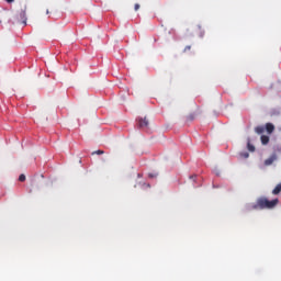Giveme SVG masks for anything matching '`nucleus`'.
<instances>
[{
  "instance_id": "1a4fd4ad",
  "label": "nucleus",
  "mask_w": 281,
  "mask_h": 281,
  "mask_svg": "<svg viewBox=\"0 0 281 281\" xmlns=\"http://www.w3.org/2000/svg\"><path fill=\"white\" fill-rule=\"evenodd\" d=\"M195 117H196L195 114H190L187 116V120H188V122H192V121H194Z\"/></svg>"
},
{
  "instance_id": "39448f33",
  "label": "nucleus",
  "mask_w": 281,
  "mask_h": 281,
  "mask_svg": "<svg viewBox=\"0 0 281 281\" xmlns=\"http://www.w3.org/2000/svg\"><path fill=\"white\" fill-rule=\"evenodd\" d=\"M255 133H257V135H262V133H265V126H257Z\"/></svg>"
},
{
  "instance_id": "423d86ee",
  "label": "nucleus",
  "mask_w": 281,
  "mask_h": 281,
  "mask_svg": "<svg viewBox=\"0 0 281 281\" xmlns=\"http://www.w3.org/2000/svg\"><path fill=\"white\" fill-rule=\"evenodd\" d=\"M276 161V157H270L265 160V166H271Z\"/></svg>"
},
{
  "instance_id": "20e7f679",
  "label": "nucleus",
  "mask_w": 281,
  "mask_h": 281,
  "mask_svg": "<svg viewBox=\"0 0 281 281\" xmlns=\"http://www.w3.org/2000/svg\"><path fill=\"white\" fill-rule=\"evenodd\" d=\"M281 192V182L276 186V188L272 190V194L278 195Z\"/></svg>"
},
{
  "instance_id": "2eb2a0df",
  "label": "nucleus",
  "mask_w": 281,
  "mask_h": 281,
  "mask_svg": "<svg viewBox=\"0 0 281 281\" xmlns=\"http://www.w3.org/2000/svg\"><path fill=\"white\" fill-rule=\"evenodd\" d=\"M134 10L137 12V10H139V3H136L135 5H134Z\"/></svg>"
},
{
  "instance_id": "f3484780",
  "label": "nucleus",
  "mask_w": 281,
  "mask_h": 281,
  "mask_svg": "<svg viewBox=\"0 0 281 281\" xmlns=\"http://www.w3.org/2000/svg\"><path fill=\"white\" fill-rule=\"evenodd\" d=\"M22 15H25V12H22Z\"/></svg>"
},
{
  "instance_id": "ddd939ff",
  "label": "nucleus",
  "mask_w": 281,
  "mask_h": 281,
  "mask_svg": "<svg viewBox=\"0 0 281 281\" xmlns=\"http://www.w3.org/2000/svg\"><path fill=\"white\" fill-rule=\"evenodd\" d=\"M192 49V46L188 45L184 47V52H190Z\"/></svg>"
},
{
  "instance_id": "9d476101",
  "label": "nucleus",
  "mask_w": 281,
  "mask_h": 281,
  "mask_svg": "<svg viewBox=\"0 0 281 281\" xmlns=\"http://www.w3.org/2000/svg\"><path fill=\"white\" fill-rule=\"evenodd\" d=\"M240 157H243L244 159H249V153L247 151L240 153Z\"/></svg>"
},
{
  "instance_id": "4468645a",
  "label": "nucleus",
  "mask_w": 281,
  "mask_h": 281,
  "mask_svg": "<svg viewBox=\"0 0 281 281\" xmlns=\"http://www.w3.org/2000/svg\"><path fill=\"white\" fill-rule=\"evenodd\" d=\"M148 177L149 179H155V177H157V173H149Z\"/></svg>"
},
{
  "instance_id": "f03ea898",
  "label": "nucleus",
  "mask_w": 281,
  "mask_h": 281,
  "mask_svg": "<svg viewBox=\"0 0 281 281\" xmlns=\"http://www.w3.org/2000/svg\"><path fill=\"white\" fill-rule=\"evenodd\" d=\"M148 119L144 117V119H138V126L139 128H148Z\"/></svg>"
},
{
  "instance_id": "f8f14e48",
  "label": "nucleus",
  "mask_w": 281,
  "mask_h": 281,
  "mask_svg": "<svg viewBox=\"0 0 281 281\" xmlns=\"http://www.w3.org/2000/svg\"><path fill=\"white\" fill-rule=\"evenodd\" d=\"M19 181H21V182H23V181H25V175H20V177H19Z\"/></svg>"
},
{
  "instance_id": "f257e3e1",
  "label": "nucleus",
  "mask_w": 281,
  "mask_h": 281,
  "mask_svg": "<svg viewBox=\"0 0 281 281\" xmlns=\"http://www.w3.org/2000/svg\"><path fill=\"white\" fill-rule=\"evenodd\" d=\"M280 203V200H269L267 198H259L256 204L252 205V210H273L276 205Z\"/></svg>"
},
{
  "instance_id": "0eeeda50",
  "label": "nucleus",
  "mask_w": 281,
  "mask_h": 281,
  "mask_svg": "<svg viewBox=\"0 0 281 281\" xmlns=\"http://www.w3.org/2000/svg\"><path fill=\"white\" fill-rule=\"evenodd\" d=\"M261 144H263V146H267V144H269V136L261 135Z\"/></svg>"
},
{
  "instance_id": "9b49d317",
  "label": "nucleus",
  "mask_w": 281,
  "mask_h": 281,
  "mask_svg": "<svg viewBox=\"0 0 281 281\" xmlns=\"http://www.w3.org/2000/svg\"><path fill=\"white\" fill-rule=\"evenodd\" d=\"M92 155H104V150L99 149L92 153Z\"/></svg>"
},
{
  "instance_id": "6e6552de",
  "label": "nucleus",
  "mask_w": 281,
  "mask_h": 281,
  "mask_svg": "<svg viewBox=\"0 0 281 281\" xmlns=\"http://www.w3.org/2000/svg\"><path fill=\"white\" fill-rule=\"evenodd\" d=\"M247 149L250 151V153H255L256 151V147L248 140L247 143Z\"/></svg>"
},
{
  "instance_id": "7ed1b4c3",
  "label": "nucleus",
  "mask_w": 281,
  "mask_h": 281,
  "mask_svg": "<svg viewBox=\"0 0 281 281\" xmlns=\"http://www.w3.org/2000/svg\"><path fill=\"white\" fill-rule=\"evenodd\" d=\"M266 131H267V133H269L271 135V133H273V131H276V126L271 123H267Z\"/></svg>"
},
{
  "instance_id": "dca6fc26",
  "label": "nucleus",
  "mask_w": 281,
  "mask_h": 281,
  "mask_svg": "<svg viewBox=\"0 0 281 281\" xmlns=\"http://www.w3.org/2000/svg\"><path fill=\"white\" fill-rule=\"evenodd\" d=\"M7 3H14V0H5Z\"/></svg>"
}]
</instances>
